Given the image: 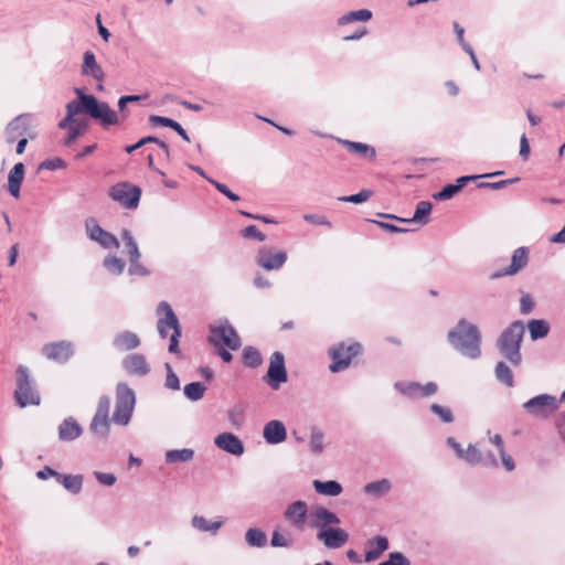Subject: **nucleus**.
I'll list each match as a JSON object with an SVG mask.
<instances>
[{"mask_svg":"<svg viewBox=\"0 0 565 565\" xmlns=\"http://www.w3.org/2000/svg\"><path fill=\"white\" fill-rule=\"evenodd\" d=\"M76 99L66 104V116L60 120V129H70L77 120L76 115H87L97 120L103 128H108L120 122L117 113L105 102H99L96 96L85 94L81 88H75Z\"/></svg>","mask_w":565,"mask_h":565,"instance_id":"obj_1","label":"nucleus"},{"mask_svg":"<svg viewBox=\"0 0 565 565\" xmlns=\"http://www.w3.org/2000/svg\"><path fill=\"white\" fill-rule=\"evenodd\" d=\"M447 340L454 350L468 359L476 360L481 355V333L476 324L465 318L448 331Z\"/></svg>","mask_w":565,"mask_h":565,"instance_id":"obj_2","label":"nucleus"},{"mask_svg":"<svg viewBox=\"0 0 565 565\" xmlns=\"http://www.w3.org/2000/svg\"><path fill=\"white\" fill-rule=\"evenodd\" d=\"M524 333V323L521 320H515L497 339L495 345L500 354L513 366H519L522 363L521 343Z\"/></svg>","mask_w":565,"mask_h":565,"instance_id":"obj_3","label":"nucleus"},{"mask_svg":"<svg viewBox=\"0 0 565 565\" xmlns=\"http://www.w3.org/2000/svg\"><path fill=\"white\" fill-rule=\"evenodd\" d=\"M158 315L164 313V318H160L157 323L158 332L162 339L168 337V330L172 329L173 332L170 337L169 352L179 353V338L181 337V327L179 319L171 306L167 301H161L157 308Z\"/></svg>","mask_w":565,"mask_h":565,"instance_id":"obj_4","label":"nucleus"},{"mask_svg":"<svg viewBox=\"0 0 565 565\" xmlns=\"http://www.w3.org/2000/svg\"><path fill=\"white\" fill-rule=\"evenodd\" d=\"M135 404V392L126 383H118L116 386V402L111 418L113 422L121 426L128 425L131 419Z\"/></svg>","mask_w":565,"mask_h":565,"instance_id":"obj_5","label":"nucleus"},{"mask_svg":"<svg viewBox=\"0 0 565 565\" xmlns=\"http://www.w3.org/2000/svg\"><path fill=\"white\" fill-rule=\"evenodd\" d=\"M14 397L20 407L39 405L41 402L40 394L34 388L29 369L24 365H19L17 369V388Z\"/></svg>","mask_w":565,"mask_h":565,"instance_id":"obj_6","label":"nucleus"},{"mask_svg":"<svg viewBox=\"0 0 565 565\" xmlns=\"http://www.w3.org/2000/svg\"><path fill=\"white\" fill-rule=\"evenodd\" d=\"M209 331V342L213 347H227L233 351L241 348V339L233 326H231L227 320H225L220 326L210 324Z\"/></svg>","mask_w":565,"mask_h":565,"instance_id":"obj_7","label":"nucleus"},{"mask_svg":"<svg viewBox=\"0 0 565 565\" xmlns=\"http://www.w3.org/2000/svg\"><path fill=\"white\" fill-rule=\"evenodd\" d=\"M108 195L122 207L137 209L141 198V189L129 182H118L109 188Z\"/></svg>","mask_w":565,"mask_h":565,"instance_id":"obj_8","label":"nucleus"},{"mask_svg":"<svg viewBox=\"0 0 565 565\" xmlns=\"http://www.w3.org/2000/svg\"><path fill=\"white\" fill-rule=\"evenodd\" d=\"M362 350L359 342H352L347 345L344 342L339 343L330 350L332 363L329 369L331 372L337 373L344 371L351 364L353 358H355Z\"/></svg>","mask_w":565,"mask_h":565,"instance_id":"obj_9","label":"nucleus"},{"mask_svg":"<svg viewBox=\"0 0 565 565\" xmlns=\"http://www.w3.org/2000/svg\"><path fill=\"white\" fill-rule=\"evenodd\" d=\"M263 381L274 391L279 390L288 381L285 356L281 352L275 351L270 355L269 366Z\"/></svg>","mask_w":565,"mask_h":565,"instance_id":"obj_10","label":"nucleus"},{"mask_svg":"<svg viewBox=\"0 0 565 565\" xmlns=\"http://www.w3.org/2000/svg\"><path fill=\"white\" fill-rule=\"evenodd\" d=\"M85 230L89 239L97 242L104 248H118L119 242L117 237L105 231L94 217L85 221Z\"/></svg>","mask_w":565,"mask_h":565,"instance_id":"obj_11","label":"nucleus"},{"mask_svg":"<svg viewBox=\"0 0 565 565\" xmlns=\"http://www.w3.org/2000/svg\"><path fill=\"white\" fill-rule=\"evenodd\" d=\"M31 126V116L29 114H21L12 119L6 127V141L13 143L19 138H23L29 135L31 139L35 137L33 134H29Z\"/></svg>","mask_w":565,"mask_h":565,"instance_id":"obj_12","label":"nucleus"},{"mask_svg":"<svg viewBox=\"0 0 565 565\" xmlns=\"http://www.w3.org/2000/svg\"><path fill=\"white\" fill-rule=\"evenodd\" d=\"M529 247L521 246L516 248L511 257L510 266L497 270L490 275L491 279H498L504 276H513L518 274L521 269H523L529 263Z\"/></svg>","mask_w":565,"mask_h":565,"instance_id":"obj_13","label":"nucleus"},{"mask_svg":"<svg viewBox=\"0 0 565 565\" xmlns=\"http://www.w3.org/2000/svg\"><path fill=\"white\" fill-rule=\"evenodd\" d=\"M287 260L285 252H276L273 248H260L257 253V265L266 270H277L284 266Z\"/></svg>","mask_w":565,"mask_h":565,"instance_id":"obj_14","label":"nucleus"},{"mask_svg":"<svg viewBox=\"0 0 565 565\" xmlns=\"http://www.w3.org/2000/svg\"><path fill=\"white\" fill-rule=\"evenodd\" d=\"M42 351L49 360L63 364L74 354V345L68 341H57L45 344Z\"/></svg>","mask_w":565,"mask_h":565,"instance_id":"obj_15","label":"nucleus"},{"mask_svg":"<svg viewBox=\"0 0 565 565\" xmlns=\"http://www.w3.org/2000/svg\"><path fill=\"white\" fill-rule=\"evenodd\" d=\"M523 408L533 416L546 417L555 408V397L548 394L537 395L525 402Z\"/></svg>","mask_w":565,"mask_h":565,"instance_id":"obj_16","label":"nucleus"},{"mask_svg":"<svg viewBox=\"0 0 565 565\" xmlns=\"http://www.w3.org/2000/svg\"><path fill=\"white\" fill-rule=\"evenodd\" d=\"M308 515V505L305 501L298 500L290 503L285 512L284 518L296 530L302 532L306 529V519Z\"/></svg>","mask_w":565,"mask_h":565,"instance_id":"obj_17","label":"nucleus"},{"mask_svg":"<svg viewBox=\"0 0 565 565\" xmlns=\"http://www.w3.org/2000/svg\"><path fill=\"white\" fill-rule=\"evenodd\" d=\"M317 539L328 548H339L349 540V534L341 527L330 526L318 531Z\"/></svg>","mask_w":565,"mask_h":565,"instance_id":"obj_18","label":"nucleus"},{"mask_svg":"<svg viewBox=\"0 0 565 565\" xmlns=\"http://www.w3.org/2000/svg\"><path fill=\"white\" fill-rule=\"evenodd\" d=\"M431 211V203L429 201H419L416 205L415 212L413 217L411 218H404L398 217L394 214H387V213H379V216L387 218V220H394L399 223H413V222H419L423 225H426L429 222V214Z\"/></svg>","mask_w":565,"mask_h":565,"instance_id":"obj_19","label":"nucleus"},{"mask_svg":"<svg viewBox=\"0 0 565 565\" xmlns=\"http://www.w3.org/2000/svg\"><path fill=\"white\" fill-rule=\"evenodd\" d=\"M311 520L309 522L310 527L318 529V531H321L322 529L330 527L331 524H339L340 519L338 515L328 510L324 507H317L311 512Z\"/></svg>","mask_w":565,"mask_h":565,"instance_id":"obj_20","label":"nucleus"},{"mask_svg":"<svg viewBox=\"0 0 565 565\" xmlns=\"http://www.w3.org/2000/svg\"><path fill=\"white\" fill-rule=\"evenodd\" d=\"M214 444L223 451L234 456H242L245 450L243 441L233 433H222L217 435L214 439Z\"/></svg>","mask_w":565,"mask_h":565,"instance_id":"obj_21","label":"nucleus"},{"mask_svg":"<svg viewBox=\"0 0 565 565\" xmlns=\"http://www.w3.org/2000/svg\"><path fill=\"white\" fill-rule=\"evenodd\" d=\"M121 364L129 375L145 376L150 372V366L145 355L139 353L128 354L124 358Z\"/></svg>","mask_w":565,"mask_h":565,"instance_id":"obj_22","label":"nucleus"},{"mask_svg":"<svg viewBox=\"0 0 565 565\" xmlns=\"http://www.w3.org/2000/svg\"><path fill=\"white\" fill-rule=\"evenodd\" d=\"M263 438L269 445L284 443L287 438L285 424L278 419L269 420L263 428Z\"/></svg>","mask_w":565,"mask_h":565,"instance_id":"obj_23","label":"nucleus"},{"mask_svg":"<svg viewBox=\"0 0 565 565\" xmlns=\"http://www.w3.org/2000/svg\"><path fill=\"white\" fill-rule=\"evenodd\" d=\"M81 73L83 76L93 77L97 82L105 79V72L102 66L97 63L96 56L93 51L87 50L83 54V64Z\"/></svg>","mask_w":565,"mask_h":565,"instance_id":"obj_24","label":"nucleus"},{"mask_svg":"<svg viewBox=\"0 0 565 565\" xmlns=\"http://www.w3.org/2000/svg\"><path fill=\"white\" fill-rule=\"evenodd\" d=\"M82 434V426L73 417L65 418L58 426V439L61 441H73L77 439Z\"/></svg>","mask_w":565,"mask_h":565,"instance_id":"obj_25","label":"nucleus"},{"mask_svg":"<svg viewBox=\"0 0 565 565\" xmlns=\"http://www.w3.org/2000/svg\"><path fill=\"white\" fill-rule=\"evenodd\" d=\"M139 345V337L131 331L119 332L113 339V347L120 352L134 350Z\"/></svg>","mask_w":565,"mask_h":565,"instance_id":"obj_26","label":"nucleus"},{"mask_svg":"<svg viewBox=\"0 0 565 565\" xmlns=\"http://www.w3.org/2000/svg\"><path fill=\"white\" fill-rule=\"evenodd\" d=\"M24 178V164L22 162H18L10 170L8 175V190L10 194L19 199L20 198V189Z\"/></svg>","mask_w":565,"mask_h":565,"instance_id":"obj_27","label":"nucleus"},{"mask_svg":"<svg viewBox=\"0 0 565 565\" xmlns=\"http://www.w3.org/2000/svg\"><path fill=\"white\" fill-rule=\"evenodd\" d=\"M372 548L365 552V562L371 563L380 558V556L388 548V540L385 536L377 535L367 541Z\"/></svg>","mask_w":565,"mask_h":565,"instance_id":"obj_28","label":"nucleus"},{"mask_svg":"<svg viewBox=\"0 0 565 565\" xmlns=\"http://www.w3.org/2000/svg\"><path fill=\"white\" fill-rule=\"evenodd\" d=\"M338 141L344 146L349 152L358 153L366 157L371 160L376 158V150L370 145L363 142L351 141L347 139H338Z\"/></svg>","mask_w":565,"mask_h":565,"instance_id":"obj_29","label":"nucleus"},{"mask_svg":"<svg viewBox=\"0 0 565 565\" xmlns=\"http://www.w3.org/2000/svg\"><path fill=\"white\" fill-rule=\"evenodd\" d=\"M313 488L317 493H319L321 495H328V497H337V495L341 494V492L343 490L341 483L335 480H328V481L315 480Z\"/></svg>","mask_w":565,"mask_h":565,"instance_id":"obj_30","label":"nucleus"},{"mask_svg":"<svg viewBox=\"0 0 565 565\" xmlns=\"http://www.w3.org/2000/svg\"><path fill=\"white\" fill-rule=\"evenodd\" d=\"M531 340L545 338L550 332V324L543 319H532L527 323Z\"/></svg>","mask_w":565,"mask_h":565,"instance_id":"obj_31","label":"nucleus"},{"mask_svg":"<svg viewBox=\"0 0 565 565\" xmlns=\"http://www.w3.org/2000/svg\"><path fill=\"white\" fill-rule=\"evenodd\" d=\"M57 481L63 487L74 494H78L82 491L84 477L82 475H63L58 477Z\"/></svg>","mask_w":565,"mask_h":565,"instance_id":"obj_32","label":"nucleus"},{"mask_svg":"<svg viewBox=\"0 0 565 565\" xmlns=\"http://www.w3.org/2000/svg\"><path fill=\"white\" fill-rule=\"evenodd\" d=\"M242 359L246 367L256 369L263 364L260 352L252 345H247L243 349Z\"/></svg>","mask_w":565,"mask_h":565,"instance_id":"obj_33","label":"nucleus"},{"mask_svg":"<svg viewBox=\"0 0 565 565\" xmlns=\"http://www.w3.org/2000/svg\"><path fill=\"white\" fill-rule=\"evenodd\" d=\"M392 488L391 481L387 479H381L377 481L370 482L364 486L363 491L366 494L381 498L387 492H390Z\"/></svg>","mask_w":565,"mask_h":565,"instance_id":"obj_34","label":"nucleus"},{"mask_svg":"<svg viewBox=\"0 0 565 565\" xmlns=\"http://www.w3.org/2000/svg\"><path fill=\"white\" fill-rule=\"evenodd\" d=\"M110 422L107 417L94 415L89 430L100 439H106L109 434Z\"/></svg>","mask_w":565,"mask_h":565,"instance_id":"obj_35","label":"nucleus"},{"mask_svg":"<svg viewBox=\"0 0 565 565\" xmlns=\"http://www.w3.org/2000/svg\"><path fill=\"white\" fill-rule=\"evenodd\" d=\"M191 523L193 527L202 532H210L212 534H216L224 522L222 520L210 522L202 515H194L192 518Z\"/></svg>","mask_w":565,"mask_h":565,"instance_id":"obj_36","label":"nucleus"},{"mask_svg":"<svg viewBox=\"0 0 565 565\" xmlns=\"http://www.w3.org/2000/svg\"><path fill=\"white\" fill-rule=\"evenodd\" d=\"M245 541L248 546L264 547L267 543V535L260 529L250 527L245 533Z\"/></svg>","mask_w":565,"mask_h":565,"instance_id":"obj_37","label":"nucleus"},{"mask_svg":"<svg viewBox=\"0 0 565 565\" xmlns=\"http://www.w3.org/2000/svg\"><path fill=\"white\" fill-rule=\"evenodd\" d=\"M194 457L193 449L183 448V449H172L166 452V462L167 463H175V462H188L192 460Z\"/></svg>","mask_w":565,"mask_h":565,"instance_id":"obj_38","label":"nucleus"},{"mask_svg":"<svg viewBox=\"0 0 565 565\" xmlns=\"http://www.w3.org/2000/svg\"><path fill=\"white\" fill-rule=\"evenodd\" d=\"M121 239L125 244L126 253L129 257V260L132 258H140L141 254L139 252V247L137 245V242L135 241L131 232L127 228H124L120 233Z\"/></svg>","mask_w":565,"mask_h":565,"instance_id":"obj_39","label":"nucleus"},{"mask_svg":"<svg viewBox=\"0 0 565 565\" xmlns=\"http://www.w3.org/2000/svg\"><path fill=\"white\" fill-rule=\"evenodd\" d=\"M497 380L508 387H512L514 384V377L511 369L503 362L497 363L494 369Z\"/></svg>","mask_w":565,"mask_h":565,"instance_id":"obj_40","label":"nucleus"},{"mask_svg":"<svg viewBox=\"0 0 565 565\" xmlns=\"http://www.w3.org/2000/svg\"><path fill=\"white\" fill-rule=\"evenodd\" d=\"M206 386L201 382H191L183 388L185 397L192 402H198L203 398Z\"/></svg>","mask_w":565,"mask_h":565,"instance_id":"obj_41","label":"nucleus"},{"mask_svg":"<svg viewBox=\"0 0 565 565\" xmlns=\"http://www.w3.org/2000/svg\"><path fill=\"white\" fill-rule=\"evenodd\" d=\"M372 18V12L367 9H361L356 11H350L345 14H343L339 20L338 23L340 25H344L348 23H352L355 21H369Z\"/></svg>","mask_w":565,"mask_h":565,"instance_id":"obj_42","label":"nucleus"},{"mask_svg":"<svg viewBox=\"0 0 565 565\" xmlns=\"http://www.w3.org/2000/svg\"><path fill=\"white\" fill-rule=\"evenodd\" d=\"M323 438L324 435L318 427H311L309 447L313 454L319 455L323 451Z\"/></svg>","mask_w":565,"mask_h":565,"instance_id":"obj_43","label":"nucleus"},{"mask_svg":"<svg viewBox=\"0 0 565 565\" xmlns=\"http://www.w3.org/2000/svg\"><path fill=\"white\" fill-rule=\"evenodd\" d=\"M103 266L113 275H121L125 269V262L117 256H107L103 260Z\"/></svg>","mask_w":565,"mask_h":565,"instance_id":"obj_44","label":"nucleus"},{"mask_svg":"<svg viewBox=\"0 0 565 565\" xmlns=\"http://www.w3.org/2000/svg\"><path fill=\"white\" fill-rule=\"evenodd\" d=\"M394 388L405 396L414 397L419 395L422 385L417 382H396Z\"/></svg>","mask_w":565,"mask_h":565,"instance_id":"obj_45","label":"nucleus"},{"mask_svg":"<svg viewBox=\"0 0 565 565\" xmlns=\"http://www.w3.org/2000/svg\"><path fill=\"white\" fill-rule=\"evenodd\" d=\"M227 418L233 426L239 427L245 419V407L241 404L234 405L227 411Z\"/></svg>","mask_w":565,"mask_h":565,"instance_id":"obj_46","label":"nucleus"},{"mask_svg":"<svg viewBox=\"0 0 565 565\" xmlns=\"http://www.w3.org/2000/svg\"><path fill=\"white\" fill-rule=\"evenodd\" d=\"M87 128L85 120H76L68 129L64 143L70 146Z\"/></svg>","mask_w":565,"mask_h":565,"instance_id":"obj_47","label":"nucleus"},{"mask_svg":"<svg viewBox=\"0 0 565 565\" xmlns=\"http://www.w3.org/2000/svg\"><path fill=\"white\" fill-rule=\"evenodd\" d=\"M430 411L439 417L443 423L450 424L454 422V415L449 407L441 406L437 403L430 405Z\"/></svg>","mask_w":565,"mask_h":565,"instance_id":"obj_48","label":"nucleus"},{"mask_svg":"<svg viewBox=\"0 0 565 565\" xmlns=\"http://www.w3.org/2000/svg\"><path fill=\"white\" fill-rule=\"evenodd\" d=\"M372 194H373V192L371 190L363 189V190H361L360 192H358L355 194L340 196V198H338V200L341 201V202H349V203H353V204H360V203H363V202L367 201L371 198Z\"/></svg>","mask_w":565,"mask_h":565,"instance_id":"obj_49","label":"nucleus"},{"mask_svg":"<svg viewBox=\"0 0 565 565\" xmlns=\"http://www.w3.org/2000/svg\"><path fill=\"white\" fill-rule=\"evenodd\" d=\"M460 459L469 465H478L481 462L482 456L480 450L475 445L470 444L467 450L463 449V456H461Z\"/></svg>","mask_w":565,"mask_h":565,"instance_id":"obj_50","label":"nucleus"},{"mask_svg":"<svg viewBox=\"0 0 565 565\" xmlns=\"http://www.w3.org/2000/svg\"><path fill=\"white\" fill-rule=\"evenodd\" d=\"M292 544V539L282 534L278 529L274 530L270 539L273 547H289Z\"/></svg>","mask_w":565,"mask_h":565,"instance_id":"obj_51","label":"nucleus"},{"mask_svg":"<svg viewBox=\"0 0 565 565\" xmlns=\"http://www.w3.org/2000/svg\"><path fill=\"white\" fill-rule=\"evenodd\" d=\"M139 259L140 258H132L129 260V267H128L129 275L141 276V277L149 276L151 274V271L146 266H143L139 262Z\"/></svg>","mask_w":565,"mask_h":565,"instance_id":"obj_52","label":"nucleus"},{"mask_svg":"<svg viewBox=\"0 0 565 565\" xmlns=\"http://www.w3.org/2000/svg\"><path fill=\"white\" fill-rule=\"evenodd\" d=\"M458 192L459 190L456 188L454 183H448L444 185L440 191L435 193L433 198L436 201H445L454 198Z\"/></svg>","mask_w":565,"mask_h":565,"instance_id":"obj_53","label":"nucleus"},{"mask_svg":"<svg viewBox=\"0 0 565 565\" xmlns=\"http://www.w3.org/2000/svg\"><path fill=\"white\" fill-rule=\"evenodd\" d=\"M380 565H411V561L401 552H392Z\"/></svg>","mask_w":565,"mask_h":565,"instance_id":"obj_54","label":"nucleus"},{"mask_svg":"<svg viewBox=\"0 0 565 565\" xmlns=\"http://www.w3.org/2000/svg\"><path fill=\"white\" fill-rule=\"evenodd\" d=\"M207 181H209L212 185H214V186H215V189H216L220 193H222L223 195H225L228 200H231V201H233V202H237V201H239V196H238L236 193L232 192V191L230 190V188H228L226 184L221 183V182H218V181H216V180H214V179H207Z\"/></svg>","mask_w":565,"mask_h":565,"instance_id":"obj_55","label":"nucleus"},{"mask_svg":"<svg viewBox=\"0 0 565 565\" xmlns=\"http://www.w3.org/2000/svg\"><path fill=\"white\" fill-rule=\"evenodd\" d=\"M520 180V178H512L507 180H500L497 182H480L478 184V188L480 189H492V190H500L505 188L509 184L515 183Z\"/></svg>","mask_w":565,"mask_h":565,"instance_id":"obj_56","label":"nucleus"},{"mask_svg":"<svg viewBox=\"0 0 565 565\" xmlns=\"http://www.w3.org/2000/svg\"><path fill=\"white\" fill-rule=\"evenodd\" d=\"M241 235L244 238H250L256 239L258 242H263L266 239V235L258 231V228L255 225H248L246 226L242 232Z\"/></svg>","mask_w":565,"mask_h":565,"instance_id":"obj_57","label":"nucleus"},{"mask_svg":"<svg viewBox=\"0 0 565 565\" xmlns=\"http://www.w3.org/2000/svg\"><path fill=\"white\" fill-rule=\"evenodd\" d=\"M64 167H65V161L58 157H55V158L46 159V160L42 161L39 166V169L54 171L57 169H62Z\"/></svg>","mask_w":565,"mask_h":565,"instance_id":"obj_58","label":"nucleus"},{"mask_svg":"<svg viewBox=\"0 0 565 565\" xmlns=\"http://www.w3.org/2000/svg\"><path fill=\"white\" fill-rule=\"evenodd\" d=\"M149 122L152 126L168 127V128H171L173 130V128L175 127L178 121H175V120H173V119H171L169 117H163V116H159V115H151V116H149Z\"/></svg>","mask_w":565,"mask_h":565,"instance_id":"obj_59","label":"nucleus"},{"mask_svg":"<svg viewBox=\"0 0 565 565\" xmlns=\"http://www.w3.org/2000/svg\"><path fill=\"white\" fill-rule=\"evenodd\" d=\"M166 369H167L166 386L173 391L180 390L179 377L172 371V367L169 363H166Z\"/></svg>","mask_w":565,"mask_h":565,"instance_id":"obj_60","label":"nucleus"},{"mask_svg":"<svg viewBox=\"0 0 565 565\" xmlns=\"http://www.w3.org/2000/svg\"><path fill=\"white\" fill-rule=\"evenodd\" d=\"M302 217L311 224L332 227V223L322 214H305Z\"/></svg>","mask_w":565,"mask_h":565,"instance_id":"obj_61","label":"nucleus"},{"mask_svg":"<svg viewBox=\"0 0 565 565\" xmlns=\"http://www.w3.org/2000/svg\"><path fill=\"white\" fill-rule=\"evenodd\" d=\"M154 141H158V137L156 136H146L139 139L136 143L129 145L125 147V151L127 153H132L134 151L138 150L139 148L148 145V143H154Z\"/></svg>","mask_w":565,"mask_h":565,"instance_id":"obj_62","label":"nucleus"},{"mask_svg":"<svg viewBox=\"0 0 565 565\" xmlns=\"http://www.w3.org/2000/svg\"><path fill=\"white\" fill-rule=\"evenodd\" d=\"M110 398L106 395L102 396L98 401L95 415L109 418Z\"/></svg>","mask_w":565,"mask_h":565,"instance_id":"obj_63","label":"nucleus"},{"mask_svg":"<svg viewBox=\"0 0 565 565\" xmlns=\"http://www.w3.org/2000/svg\"><path fill=\"white\" fill-rule=\"evenodd\" d=\"M94 476L96 478V480L103 484V486H107V487H111L115 484L117 478L114 473H107V472H100V471H95L94 472Z\"/></svg>","mask_w":565,"mask_h":565,"instance_id":"obj_64","label":"nucleus"}]
</instances>
